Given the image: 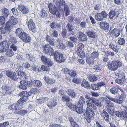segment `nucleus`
Returning a JSON list of instances; mask_svg holds the SVG:
<instances>
[{
  "label": "nucleus",
  "mask_w": 127,
  "mask_h": 127,
  "mask_svg": "<svg viewBox=\"0 0 127 127\" xmlns=\"http://www.w3.org/2000/svg\"><path fill=\"white\" fill-rule=\"evenodd\" d=\"M122 62L120 60H115L107 62V66L110 70L114 71L117 70L118 68L122 66Z\"/></svg>",
  "instance_id": "nucleus-1"
},
{
  "label": "nucleus",
  "mask_w": 127,
  "mask_h": 127,
  "mask_svg": "<svg viewBox=\"0 0 127 127\" xmlns=\"http://www.w3.org/2000/svg\"><path fill=\"white\" fill-rule=\"evenodd\" d=\"M29 30L33 32H36L37 29L36 27L35 23L32 19H30L27 21L26 23Z\"/></svg>",
  "instance_id": "nucleus-7"
},
{
  "label": "nucleus",
  "mask_w": 127,
  "mask_h": 127,
  "mask_svg": "<svg viewBox=\"0 0 127 127\" xmlns=\"http://www.w3.org/2000/svg\"><path fill=\"white\" fill-rule=\"evenodd\" d=\"M8 30L6 28V27L4 26H2L0 28V32L1 34H4L6 33Z\"/></svg>",
  "instance_id": "nucleus-58"
},
{
  "label": "nucleus",
  "mask_w": 127,
  "mask_h": 127,
  "mask_svg": "<svg viewBox=\"0 0 127 127\" xmlns=\"http://www.w3.org/2000/svg\"><path fill=\"white\" fill-rule=\"evenodd\" d=\"M66 92L67 94L71 96L72 97H75L76 96V94L74 91L68 89L67 90Z\"/></svg>",
  "instance_id": "nucleus-35"
},
{
  "label": "nucleus",
  "mask_w": 127,
  "mask_h": 127,
  "mask_svg": "<svg viewBox=\"0 0 127 127\" xmlns=\"http://www.w3.org/2000/svg\"><path fill=\"white\" fill-rule=\"evenodd\" d=\"M27 58L30 61H33L35 60V58L33 56L30 54H27L26 55Z\"/></svg>",
  "instance_id": "nucleus-57"
},
{
  "label": "nucleus",
  "mask_w": 127,
  "mask_h": 127,
  "mask_svg": "<svg viewBox=\"0 0 127 127\" xmlns=\"http://www.w3.org/2000/svg\"><path fill=\"white\" fill-rule=\"evenodd\" d=\"M68 104L69 108L73 111H75L79 114H81L83 112V107L82 106V105L77 104L75 105H74L72 103Z\"/></svg>",
  "instance_id": "nucleus-3"
},
{
  "label": "nucleus",
  "mask_w": 127,
  "mask_h": 127,
  "mask_svg": "<svg viewBox=\"0 0 127 127\" xmlns=\"http://www.w3.org/2000/svg\"><path fill=\"white\" fill-rule=\"evenodd\" d=\"M109 24L105 21H101L100 23V27L103 30L110 31L109 29Z\"/></svg>",
  "instance_id": "nucleus-14"
},
{
  "label": "nucleus",
  "mask_w": 127,
  "mask_h": 127,
  "mask_svg": "<svg viewBox=\"0 0 127 127\" xmlns=\"http://www.w3.org/2000/svg\"><path fill=\"white\" fill-rule=\"evenodd\" d=\"M77 53L78 56L82 58H84L85 57V53L82 50H77Z\"/></svg>",
  "instance_id": "nucleus-40"
},
{
  "label": "nucleus",
  "mask_w": 127,
  "mask_h": 127,
  "mask_svg": "<svg viewBox=\"0 0 127 127\" xmlns=\"http://www.w3.org/2000/svg\"><path fill=\"white\" fill-rule=\"evenodd\" d=\"M66 28L68 31L73 30V27L72 24L70 23H68L66 26Z\"/></svg>",
  "instance_id": "nucleus-60"
},
{
  "label": "nucleus",
  "mask_w": 127,
  "mask_h": 127,
  "mask_svg": "<svg viewBox=\"0 0 127 127\" xmlns=\"http://www.w3.org/2000/svg\"><path fill=\"white\" fill-rule=\"evenodd\" d=\"M118 90L116 87H112L110 90V92L112 94L116 95L117 93Z\"/></svg>",
  "instance_id": "nucleus-51"
},
{
  "label": "nucleus",
  "mask_w": 127,
  "mask_h": 127,
  "mask_svg": "<svg viewBox=\"0 0 127 127\" xmlns=\"http://www.w3.org/2000/svg\"><path fill=\"white\" fill-rule=\"evenodd\" d=\"M108 113L111 115H113L114 113L115 107L112 108H109L107 109Z\"/></svg>",
  "instance_id": "nucleus-63"
},
{
  "label": "nucleus",
  "mask_w": 127,
  "mask_h": 127,
  "mask_svg": "<svg viewBox=\"0 0 127 127\" xmlns=\"http://www.w3.org/2000/svg\"><path fill=\"white\" fill-rule=\"evenodd\" d=\"M41 13L40 14L41 17L44 18H48V15L46 11L44 9H42L41 10Z\"/></svg>",
  "instance_id": "nucleus-33"
},
{
  "label": "nucleus",
  "mask_w": 127,
  "mask_h": 127,
  "mask_svg": "<svg viewBox=\"0 0 127 127\" xmlns=\"http://www.w3.org/2000/svg\"><path fill=\"white\" fill-rule=\"evenodd\" d=\"M13 24L9 21L6 22L5 24L6 28L8 30L10 31L11 30L13 26Z\"/></svg>",
  "instance_id": "nucleus-29"
},
{
  "label": "nucleus",
  "mask_w": 127,
  "mask_h": 127,
  "mask_svg": "<svg viewBox=\"0 0 127 127\" xmlns=\"http://www.w3.org/2000/svg\"><path fill=\"white\" fill-rule=\"evenodd\" d=\"M46 64L48 67H50L53 65L54 62L53 61H52L51 60L49 59Z\"/></svg>",
  "instance_id": "nucleus-64"
},
{
  "label": "nucleus",
  "mask_w": 127,
  "mask_h": 127,
  "mask_svg": "<svg viewBox=\"0 0 127 127\" xmlns=\"http://www.w3.org/2000/svg\"><path fill=\"white\" fill-rule=\"evenodd\" d=\"M68 120L70 122L71 127H80L79 125L75 121L72 117H69Z\"/></svg>",
  "instance_id": "nucleus-20"
},
{
  "label": "nucleus",
  "mask_w": 127,
  "mask_h": 127,
  "mask_svg": "<svg viewBox=\"0 0 127 127\" xmlns=\"http://www.w3.org/2000/svg\"><path fill=\"white\" fill-rule=\"evenodd\" d=\"M2 10V15L5 17H7L9 14V10L5 8H3Z\"/></svg>",
  "instance_id": "nucleus-34"
},
{
  "label": "nucleus",
  "mask_w": 127,
  "mask_h": 127,
  "mask_svg": "<svg viewBox=\"0 0 127 127\" xmlns=\"http://www.w3.org/2000/svg\"><path fill=\"white\" fill-rule=\"evenodd\" d=\"M48 6L50 12L53 15H55L56 12L58 11L57 9L55 6L54 5H53L51 3L49 4Z\"/></svg>",
  "instance_id": "nucleus-18"
},
{
  "label": "nucleus",
  "mask_w": 127,
  "mask_h": 127,
  "mask_svg": "<svg viewBox=\"0 0 127 127\" xmlns=\"http://www.w3.org/2000/svg\"><path fill=\"white\" fill-rule=\"evenodd\" d=\"M87 108L86 110V114L85 115L90 116H94L95 114L94 112H95V109L96 108L95 107H93L92 108Z\"/></svg>",
  "instance_id": "nucleus-12"
},
{
  "label": "nucleus",
  "mask_w": 127,
  "mask_h": 127,
  "mask_svg": "<svg viewBox=\"0 0 127 127\" xmlns=\"http://www.w3.org/2000/svg\"><path fill=\"white\" fill-rule=\"evenodd\" d=\"M31 82L32 85L35 87L39 88L41 86L42 83L39 80H31Z\"/></svg>",
  "instance_id": "nucleus-24"
},
{
  "label": "nucleus",
  "mask_w": 127,
  "mask_h": 127,
  "mask_svg": "<svg viewBox=\"0 0 127 127\" xmlns=\"http://www.w3.org/2000/svg\"><path fill=\"white\" fill-rule=\"evenodd\" d=\"M91 58H92L95 59L97 58L98 57V54L97 52L95 51L91 53Z\"/></svg>",
  "instance_id": "nucleus-46"
},
{
  "label": "nucleus",
  "mask_w": 127,
  "mask_h": 127,
  "mask_svg": "<svg viewBox=\"0 0 127 127\" xmlns=\"http://www.w3.org/2000/svg\"><path fill=\"white\" fill-rule=\"evenodd\" d=\"M43 50L47 54H48L50 56L54 55V49L49 44H46L43 46Z\"/></svg>",
  "instance_id": "nucleus-8"
},
{
  "label": "nucleus",
  "mask_w": 127,
  "mask_h": 127,
  "mask_svg": "<svg viewBox=\"0 0 127 127\" xmlns=\"http://www.w3.org/2000/svg\"><path fill=\"white\" fill-rule=\"evenodd\" d=\"M76 71L74 70H70V72L69 75L71 77H74L76 75Z\"/></svg>",
  "instance_id": "nucleus-61"
},
{
  "label": "nucleus",
  "mask_w": 127,
  "mask_h": 127,
  "mask_svg": "<svg viewBox=\"0 0 127 127\" xmlns=\"http://www.w3.org/2000/svg\"><path fill=\"white\" fill-rule=\"evenodd\" d=\"M81 86L85 88L90 89V86L89 83L84 80H83L81 84Z\"/></svg>",
  "instance_id": "nucleus-28"
},
{
  "label": "nucleus",
  "mask_w": 127,
  "mask_h": 127,
  "mask_svg": "<svg viewBox=\"0 0 127 127\" xmlns=\"http://www.w3.org/2000/svg\"><path fill=\"white\" fill-rule=\"evenodd\" d=\"M23 41L25 42H29L30 41L31 37L26 33L24 32L19 37Z\"/></svg>",
  "instance_id": "nucleus-13"
},
{
  "label": "nucleus",
  "mask_w": 127,
  "mask_h": 127,
  "mask_svg": "<svg viewBox=\"0 0 127 127\" xmlns=\"http://www.w3.org/2000/svg\"><path fill=\"white\" fill-rule=\"evenodd\" d=\"M56 47L58 49L64 50L65 48V45L62 43H60L57 45Z\"/></svg>",
  "instance_id": "nucleus-48"
},
{
  "label": "nucleus",
  "mask_w": 127,
  "mask_h": 127,
  "mask_svg": "<svg viewBox=\"0 0 127 127\" xmlns=\"http://www.w3.org/2000/svg\"><path fill=\"white\" fill-rule=\"evenodd\" d=\"M11 21L10 22H11L13 24V25H16L18 22L17 19L15 18L13 16H11L10 17Z\"/></svg>",
  "instance_id": "nucleus-54"
},
{
  "label": "nucleus",
  "mask_w": 127,
  "mask_h": 127,
  "mask_svg": "<svg viewBox=\"0 0 127 127\" xmlns=\"http://www.w3.org/2000/svg\"><path fill=\"white\" fill-rule=\"evenodd\" d=\"M91 89L95 91L98 90L99 88V86H98L97 84H92L91 85V86L90 87V89Z\"/></svg>",
  "instance_id": "nucleus-44"
},
{
  "label": "nucleus",
  "mask_w": 127,
  "mask_h": 127,
  "mask_svg": "<svg viewBox=\"0 0 127 127\" xmlns=\"http://www.w3.org/2000/svg\"><path fill=\"white\" fill-rule=\"evenodd\" d=\"M114 74L116 77H117L120 78H123L125 79L124 73H120V72L119 73H115Z\"/></svg>",
  "instance_id": "nucleus-37"
},
{
  "label": "nucleus",
  "mask_w": 127,
  "mask_h": 127,
  "mask_svg": "<svg viewBox=\"0 0 127 127\" xmlns=\"http://www.w3.org/2000/svg\"><path fill=\"white\" fill-rule=\"evenodd\" d=\"M86 63L90 66H92L94 64H96V61L98 62L97 60H95L90 57L88 56L86 57Z\"/></svg>",
  "instance_id": "nucleus-15"
},
{
  "label": "nucleus",
  "mask_w": 127,
  "mask_h": 127,
  "mask_svg": "<svg viewBox=\"0 0 127 127\" xmlns=\"http://www.w3.org/2000/svg\"><path fill=\"white\" fill-rule=\"evenodd\" d=\"M64 11L65 12V16H67L70 14V11L69 10L68 5L67 4L64 5Z\"/></svg>",
  "instance_id": "nucleus-43"
},
{
  "label": "nucleus",
  "mask_w": 127,
  "mask_h": 127,
  "mask_svg": "<svg viewBox=\"0 0 127 127\" xmlns=\"http://www.w3.org/2000/svg\"><path fill=\"white\" fill-rule=\"evenodd\" d=\"M101 116L104 118L107 122H109V115L105 109H103L100 113Z\"/></svg>",
  "instance_id": "nucleus-16"
},
{
  "label": "nucleus",
  "mask_w": 127,
  "mask_h": 127,
  "mask_svg": "<svg viewBox=\"0 0 127 127\" xmlns=\"http://www.w3.org/2000/svg\"><path fill=\"white\" fill-rule=\"evenodd\" d=\"M115 15V11L114 10H111L109 13L108 16L111 19H113Z\"/></svg>",
  "instance_id": "nucleus-52"
},
{
  "label": "nucleus",
  "mask_w": 127,
  "mask_h": 127,
  "mask_svg": "<svg viewBox=\"0 0 127 127\" xmlns=\"http://www.w3.org/2000/svg\"><path fill=\"white\" fill-rule=\"evenodd\" d=\"M22 98H20L16 104L17 110H19L22 107V104L23 103L22 101Z\"/></svg>",
  "instance_id": "nucleus-30"
},
{
  "label": "nucleus",
  "mask_w": 127,
  "mask_h": 127,
  "mask_svg": "<svg viewBox=\"0 0 127 127\" xmlns=\"http://www.w3.org/2000/svg\"><path fill=\"white\" fill-rule=\"evenodd\" d=\"M14 55V53L12 49H9L6 52V55L7 56L11 57Z\"/></svg>",
  "instance_id": "nucleus-59"
},
{
  "label": "nucleus",
  "mask_w": 127,
  "mask_h": 127,
  "mask_svg": "<svg viewBox=\"0 0 127 127\" xmlns=\"http://www.w3.org/2000/svg\"><path fill=\"white\" fill-rule=\"evenodd\" d=\"M28 112V111L27 110L22 109L16 110L15 111V112L16 114H18L22 116H24L27 114Z\"/></svg>",
  "instance_id": "nucleus-25"
},
{
  "label": "nucleus",
  "mask_w": 127,
  "mask_h": 127,
  "mask_svg": "<svg viewBox=\"0 0 127 127\" xmlns=\"http://www.w3.org/2000/svg\"><path fill=\"white\" fill-rule=\"evenodd\" d=\"M120 32L119 30L115 28L112 31V33L115 36L117 37L120 35Z\"/></svg>",
  "instance_id": "nucleus-31"
},
{
  "label": "nucleus",
  "mask_w": 127,
  "mask_h": 127,
  "mask_svg": "<svg viewBox=\"0 0 127 127\" xmlns=\"http://www.w3.org/2000/svg\"><path fill=\"white\" fill-rule=\"evenodd\" d=\"M56 42V41L53 38H52L48 42L49 43V44L50 46L51 45L54 46L55 45Z\"/></svg>",
  "instance_id": "nucleus-62"
},
{
  "label": "nucleus",
  "mask_w": 127,
  "mask_h": 127,
  "mask_svg": "<svg viewBox=\"0 0 127 127\" xmlns=\"http://www.w3.org/2000/svg\"><path fill=\"white\" fill-rule=\"evenodd\" d=\"M54 57L56 61L61 63L64 61V59L63 57V54L60 52L57 51L55 52L54 54Z\"/></svg>",
  "instance_id": "nucleus-5"
},
{
  "label": "nucleus",
  "mask_w": 127,
  "mask_h": 127,
  "mask_svg": "<svg viewBox=\"0 0 127 127\" xmlns=\"http://www.w3.org/2000/svg\"><path fill=\"white\" fill-rule=\"evenodd\" d=\"M117 42L119 45H123L125 43V40L123 38H119Z\"/></svg>",
  "instance_id": "nucleus-42"
},
{
  "label": "nucleus",
  "mask_w": 127,
  "mask_h": 127,
  "mask_svg": "<svg viewBox=\"0 0 127 127\" xmlns=\"http://www.w3.org/2000/svg\"><path fill=\"white\" fill-rule=\"evenodd\" d=\"M7 41H3L0 43V53L6 51L8 48V44Z\"/></svg>",
  "instance_id": "nucleus-10"
},
{
  "label": "nucleus",
  "mask_w": 127,
  "mask_h": 127,
  "mask_svg": "<svg viewBox=\"0 0 127 127\" xmlns=\"http://www.w3.org/2000/svg\"><path fill=\"white\" fill-rule=\"evenodd\" d=\"M7 76L12 80L14 81H18V78L16 73L12 71H7L6 72Z\"/></svg>",
  "instance_id": "nucleus-9"
},
{
  "label": "nucleus",
  "mask_w": 127,
  "mask_h": 127,
  "mask_svg": "<svg viewBox=\"0 0 127 127\" xmlns=\"http://www.w3.org/2000/svg\"><path fill=\"white\" fill-rule=\"evenodd\" d=\"M55 3L56 5L59 6L61 5L64 6V5H66L65 1L63 0L57 1H56Z\"/></svg>",
  "instance_id": "nucleus-38"
},
{
  "label": "nucleus",
  "mask_w": 127,
  "mask_h": 127,
  "mask_svg": "<svg viewBox=\"0 0 127 127\" xmlns=\"http://www.w3.org/2000/svg\"><path fill=\"white\" fill-rule=\"evenodd\" d=\"M17 40L13 36L10 37L9 39V43L11 44H15L17 42Z\"/></svg>",
  "instance_id": "nucleus-49"
},
{
  "label": "nucleus",
  "mask_w": 127,
  "mask_h": 127,
  "mask_svg": "<svg viewBox=\"0 0 127 127\" xmlns=\"http://www.w3.org/2000/svg\"><path fill=\"white\" fill-rule=\"evenodd\" d=\"M23 30L21 28H18L15 31V33L19 37L24 32Z\"/></svg>",
  "instance_id": "nucleus-39"
},
{
  "label": "nucleus",
  "mask_w": 127,
  "mask_h": 127,
  "mask_svg": "<svg viewBox=\"0 0 127 127\" xmlns=\"http://www.w3.org/2000/svg\"><path fill=\"white\" fill-rule=\"evenodd\" d=\"M57 103V101L56 99L50 100L47 104V105L50 108H52L55 107Z\"/></svg>",
  "instance_id": "nucleus-17"
},
{
  "label": "nucleus",
  "mask_w": 127,
  "mask_h": 127,
  "mask_svg": "<svg viewBox=\"0 0 127 127\" xmlns=\"http://www.w3.org/2000/svg\"><path fill=\"white\" fill-rule=\"evenodd\" d=\"M17 9L20 11L22 14H26L28 13L29 11V8L25 5H20L18 6Z\"/></svg>",
  "instance_id": "nucleus-11"
},
{
  "label": "nucleus",
  "mask_w": 127,
  "mask_h": 127,
  "mask_svg": "<svg viewBox=\"0 0 127 127\" xmlns=\"http://www.w3.org/2000/svg\"><path fill=\"white\" fill-rule=\"evenodd\" d=\"M125 79L124 78H117L115 80V82L120 85H122L124 82Z\"/></svg>",
  "instance_id": "nucleus-45"
},
{
  "label": "nucleus",
  "mask_w": 127,
  "mask_h": 127,
  "mask_svg": "<svg viewBox=\"0 0 127 127\" xmlns=\"http://www.w3.org/2000/svg\"><path fill=\"white\" fill-rule=\"evenodd\" d=\"M101 102L98 100H97L95 103L92 104V107H96V108L95 109V111H96L97 110V108H99L101 107Z\"/></svg>",
  "instance_id": "nucleus-36"
},
{
  "label": "nucleus",
  "mask_w": 127,
  "mask_h": 127,
  "mask_svg": "<svg viewBox=\"0 0 127 127\" xmlns=\"http://www.w3.org/2000/svg\"><path fill=\"white\" fill-rule=\"evenodd\" d=\"M25 72L22 71H20L18 72L17 74L18 76L21 77L20 78L21 80H26L27 79L28 77L26 76Z\"/></svg>",
  "instance_id": "nucleus-22"
},
{
  "label": "nucleus",
  "mask_w": 127,
  "mask_h": 127,
  "mask_svg": "<svg viewBox=\"0 0 127 127\" xmlns=\"http://www.w3.org/2000/svg\"><path fill=\"white\" fill-rule=\"evenodd\" d=\"M126 111H122L120 112V118L122 119H125L126 120L127 119V117L126 113Z\"/></svg>",
  "instance_id": "nucleus-41"
},
{
  "label": "nucleus",
  "mask_w": 127,
  "mask_h": 127,
  "mask_svg": "<svg viewBox=\"0 0 127 127\" xmlns=\"http://www.w3.org/2000/svg\"><path fill=\"white\" fill-rule=\"evenodd\" d=\"M85 99L84 97L82 96H80L79 100L78 102V104H81L82 105V106L83 107V105L85 104Z\"/></svg>",
  "instance_id": "nucleus-50"
},
{
  "label": "nucleus",
  "mask_w": 127,
  "mask_h": 127,
  "mask_svg": "<svg viewBox=\"0 0 127 127\" xmlns=\"http://www.w3.org/2000/svg\"><path fill=\"white\" fill-rule=\"evenodd\" d=\"M105 100V104L107 107V109L115 107L114 104L112 102L107 99V98H106Z\"/></svg>",
  "instance_id": "nucleus-26"
},
{
  "label": "nucleus",
  "mask_w": 127,
  "mask_h": 127,
  "mask_svg": "<svg viewBox=\"0 0 127 127\" xmlns=\"http://www.w3.org/2000/svg\"><path fill=\"white\" fill-rule=\"evenodd\" d=\"M97 79V77L94 75H90L89 78V81L92 82L96 81Z\"/></svg>",
  "instance_id": "nucleus-47"
},
{
  "label": "nucleus",
  "mask_w": 127,
  "mask_h": 127,
  "mask_svg": "<svg viewBox=\"0 0 127 127\" xmlns=\"http://www.w3.org/2000/svg\"><path fill=\"white\" fill-rule=\"evenodd\" d=\"M25 80H21L22 81H20V83L19 86L20 88L24 90H25L27 89V86H32V84L30 82Z\"/></svg>",
  "instance_id": "nucleus-6"
},
{
  "label": "nucleus",
  "mask_w": 127,
  "mask_h": 127,
  "mask_svg": "<svg viewBox=\"0 0 127 127\" xmlns=\"http://www.w3.org/2000/svg\"><path fill=\"white\" fill-rule=\"evenodd\" d=\"M86 33L88 36L91 38H95L96 37V34L95 32L93 31L87 32Z\"/></svg>",
  "instance_id": "nucleus-23"
},
{
  "label": "nucleus",
  "mask_w": 127,
  "mask_h": 127,
  "mask_svg": "<svg viewBox=\"0 0 127 127\" xmlns=\"http://www.w3.org/2000/svg\"><path fill=\"white\" fill-rule=\"evenodd\" d=\"M78 38L79 40L81 41H85L87 40V37L86 35L83 32H79Z\"/></svg>",
  "instance_id": "nucleus-19"
},
{
  "label": "nucleus",
  "mask_w": 127,
  "mask_h": 127,
  "mask_svg": "<svg viewBox=\"0 0 127 127\" xmlns=\"http://www.w3.org/2000/svg\"><path fill=\"white\" fill-rule=\"evenodd\" d=\"M43 79L48 84H53L55 82L54 80L53 79L49 78L48 77L45 76Z\"/></svg>",
  "instance_id": "nucleus-27"
},
{
  "label": "nucleus",
  "mask_w": 127,
  "mask_h": 127,
  "mask_svg": "<svg viewBox=\"0 0 127 127\" xmlns=\"http://www.w3.org/2000/svg\"><path fill=\"white\" fill-rule=\"evenodd\" d=\"M58 35V32L56 30H54L51 32V35L54 37H57Z\"/></svg>",
  "instance_id": "nucleus-56"
},
{
  "label": "nucleus",
  "mask_w": 127,
  "mask_h": 127,
  "mask_svg": "<svg viewBox=\"0 0 127 127\" xmlns=\"http://www.w3.org/2000/svg\"><path fill=\"white\" fill-rule=\"evenodd\" d=\"M108 14L106 12L103 10L100 12H98L95 15V18L98 21H102L104 20L108 16Z\"/></svg>",
  "instance_id": "nucleus-2"
},
{
  "label": "nucleus",
  "mask_w": 127,
  "mask_h": 127,
  "mask_svg": "<svg viewBox=\"0 0 127 127\" xmlns=\"http://www.w3.org/2000/svg\"><path fill=\"white\" fill-rule=\"evenodd\" d=\"M65 117L63 115L59 116L58 118L56 119V120L58 122L63 123L64 121V118Z\"/></svg>",
  "instance_id": "nucleus-55"
},
{
  "label": "nucleus",
  "mask_w": 127,
  "mask_h": 127,
  "mask_svg": "<svg viewBox=\"0 0 127 127\" xmlns=\"http://www.w3.org/2000/svg\"><path fill=\"white\" fill-rule=\"evenodd\" d=\"M94 116L85 115V118L88 123H90L93 119Z\"/></svg>",
  "instance_id": "nucleus-53"
},
{
  "label": "nucleus",
  "mask_w": 127,
  "mask_h": 127,
  "mask_svg": "<svg viewBox=\"0 0 127 127\" xmlns=\"http://www.w3.org/2000/svg\"><path fill=\"white\" fill-rule=\"evenodd\" d=\"M125 95L124 94H122L118 97L119 99H117L111 97L109 95L106 96L111 101L115 102L117 103L121 104L123 103V101L125 99Z\"/></svg>",
  "instance_id": "nucleus-4"
},
{
  "label": "nucleus",
  "mask_w": 127,
  "mask_h": 127,
  "mask_svg": "<svg viewBox=\"0 0 127 127\" xmlns=\"http://www.w3.org/2000/svg\"><path fill=\"white\" fill-rule=\"evenodd\" d=\"M2 91L5 92L6 94H8L10 92V88L6 85H4L2 87Z\"/></svg>",
  "instance_id": "nucleus-32"
},
{
  "label": "nucleus",
  "mask_w": 127,
  "mask_h": 127,
  "mask_svg": "<svg viewBox=\"0 0 127 127\" xmlns=\"http://www.w3.org/2000/svg\"><path fill=\"white\" fill-rule=\"evenodd\" d=\"M62 100L63 101L66 102V104L69 107L68 104L72 103H68L70 101V98L68 96L64 95L62 96Z\"/></svg>",
  "instance_id": "nucleus-21"
}]
</instances>
